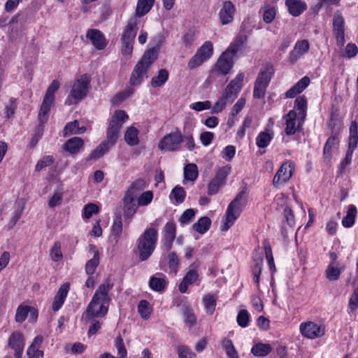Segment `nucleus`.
Returning <instances> with one entry per match:
<instances>
[{
  "instance_id": "nucleus-29",
  "label": "nucleus",
  "mask_w": 358,
  "mask_h": 358,
  "mask_svg": "<svg viewBox=\"0 0 358 358\" xmlns=\"http://www.w3.org/2000/svg\"><path fill=\"white\" fill-rule=\"evenodd\" d=\"M339 140L336 135L331 136L327 141L323 151V155L326 162H329L332 157L331 150L338 145Z\"/></svg>"
},
{
  "instance_id": "nucleus-17",
  "label": "nucleus",
  "mask_w": 358,
  "mask_h": 358,
  "mask_svg": "<svg viewBox=\"0 0 358 358\" xmlns=\"http://www.w3.org/2000/svg\"><path fill=\"white\" fill-rule=\"evenodd\" d=\"M235 11V6L231 1H224L222 7L219 12V17L222 24L225 25L231 22L234 20Z\"/></svg>"
},
{
  "instance_id": "nucleus-13",
  "label": "nucleus",
  "mask_w": 358,
  "mask_h": 358,
  "mask_svg": "<svg viewBox=\"0 0 358 358\" xmlns=\"http://www.w3.org/2000/svg\"><path fill=\"white\" fill-rule=\"evenodd\" d=\"M234 65V57L229 55V52H224L215 64L211 71V75L219 73L227 75L232 69Z\"/></svg>"
},
{
  "instance_id": "nucleus-25",
  "label": "nucleus",
  "mask_w": 358,
  "mask_h": 358,
  "mask_svg": "<svg viewBox=\"0 0 358 358\" xmlns=\"http://www.w3.org/2000/svg\"><path fill=\"white\" fill-rule=\"evenodd\" d=\"M310 84V78L303 77L297 83L292 86L285 94L287 98H294L303 92Z\"/></svg>"
},
{
  "instance_id": "nucleus-22",
  "label": "nucleus",
  "mask_w": 358,
  "mask_h": 358,
  "mask_svg": "<svg viewBox=\"0 0 358 358\" xmlns=\"http://www.w3.org/2000/svg\"><path fill=\"white\" fill-rule=\"evenodd\" d=\"M8 345L15 350V353H23L24 347L23 335L19 331L13 333L9 338Z\"/></svg>"
},
{
  "instance_id": "nucleus-9",
  "label": "nucleus",
  "mask_w": 358,
  "mask_h": 358,
  "mask_svg": "<svg viewBox=\"0 0 358 358\" xmlns=\"http://www.w3.org/2000/svg\"><path fill=\"white\" fill-rule=\"evenodd\" d=\"M128 118L129 116L126 112L122 110H116L113 115L107 129V139L106 140L108 143H111L112 146L116 143L118 138V133L123 123L125 122Z\"/></svg>"
},
{
  "instance_id": "nucleus-1",
  "label": "nucleus",
  "mask_w": 358,
  "mask_h": 358,
  "mask_svg": "<svg viewBox=\"0 0 358 358\" xmlns=\"http://www.w3.org/2000/svg\"><path fill=\"white\" fill-rule=\"evenodd\" d=\"M113 287V284L109 280L99 286L84 313L86 319L102 317L106 315L110 301L108 292Z\"/></svg>"
},
{
  "instance_id": "nucleus-18",
  "label": "nucleus",
  "mask_w": 358,
  "mask_h": 358,
  "mask_svg": "<svg viewBox=\"0 0 358 358\" xmlns=\"http://www.w3.org/2000/svg\"><path fill=\"white\" fill-rule=\"evenodd\" d=\"M86 37L91 41L92 45L98 50H103L106 46V38L98 29H89Z\"/></svg>"
},
{
  "instance_id": "nucleus-3",
  "label": "nucleus",
  "mask_w": 358,
  "mask_h": 358,
  "mask_svg": "<svg viewBox=\"0 0 358 358\" xmlns=\"http://www.w3.org/2000/svg\"><path fill=\"white\" fill-rule=\"evenodd\" d=\"M244 73H240L227 86L222 96L215 103L212 113H218L222 111L228 104H231L238 96L243 87Z\"/></svg>"
},
{
  "instance_id": "nucleus-26",
  "label": "nucleus",
  "mask_w": 358,
  "mask_h": 358,
  "mask_svg": "<svg viewBox=\"0 0 358 358\" xmlns=\"http://www.w3.org/2000/svg\"><path fill=\"white\" fill-rule=\"evenodd\" d=\"M83 145L84 141L81 138L73 137L64 143V149L71 155H76L79 152Z\"/></svg>"
},
{
  "instance_id": "nucleus-19",
  "label": "nucleus",
  "mask_w": 358,
  "mask_h": 358,
  "mask_svg": "<svg viewBox=\"0 0 358 358\" xmlns=\"http://www.w3.org/2000/svg\"><path fill=\"white\" fill-rule=\"evenodd\" d=\"M247 40L246 35L238 34L225 52H229V55L234 57L238 51L245 48Z\"/></svg>"
},
{
  "instance_id": "nucleus-44",
  "label": "nucleus",
  "mask_w": 358,
  "mask_h": 358,
  "mask_svg": "<svg viewBox=\"0 0 358 358\" xmlns=\"http://www.w3.org/2000/svg\"><path fill=\"white\" fill-rule=\"evenodd\" d=\"M254 266L252 267V274L254 282L258 285L259 282V277L262 273V266L263 264V257L259 256L254 258Z\"/></svg>"
},
{
  "instance_id": "nucleus-20",
  "label": "nucleus",
  "mask_w": 358,
  "mask_h": 358,
  "mask_svg": "<svg viewBox=\"0 0 358 358\" xmlns=\"http://www.w3.org/2000/svg\"><path fill=\"white\" fill-rule=\"evenodd\" d=\"M136 198L125 194L123 198V213L125 218H131L136 212L138 205L135 203Z\"/></svg>"
},
{
  "instance_id": "nucleus-37",
  "label": "nucleus",
  "mask_w": 358,
  "mask_h": 358,
  "mask_svg": "<svg viewBox=\"0 0 358 358\" xmlns=\"http://www.w3.org/2000/svg\"><path fill=\"white\" fill-rule=\"evenodd\" d=\"M357 213V208L354 205H350L346 215L342 220V224L345 227H350L355 223Z\"/></svg>"
},
{
  "instance_id": "nucleus-64",
  "label": "nucleus",
  "mask_w": 358,
  "mask_h": 358,
  "mask_svg": "<svg viewBox=\"0 0 358 358\" xmlns=\"http://www.w3.org/2000/svg\"><path fill=\"white\" fill-rule=\"evenodd\" d=\"M195 215V211L192 208L187 209L183 212L178 221L180 224H186L189 222V221L193 218Z\"/></svg>"
},
{
  "instance_id": "nucleus-57",
  "label": "nucleus",
  "mask_w": 358,
  "mask_h": 358,
  "mask_svg": "<svg viewBox=\"0 0 358 358\" xmlns=\"http://www.w3.org/2000/svg\"><path fill=\"white\" fill-rule=\"evenodd\" d=\"M78 124L79 122L78 120H74L73 122L67 123L63 130L64 136H67L72 134H77V130L78 129Z\"/></svg>"
},
{
  "instance_id": "nucleus-5",
  "label": "nucleus",
  "mask_w": 358,
  "mask_h": 358,
  "mask_svg": "<svg viewBox=\"0 0 358 358\" xmlns=\"http://www.w3.org/2000/svg\"><path fill=\"white\" fill-rule=\"evenodd\" d=\"M246 194V190L241 191L236 198L228 206L226 215L224 217V222L220 227L222 231H227L234 223L235 220L240 215L243 208L246 205L247 201L244 198Z\"/></svg>"
},
{
  "instance_id": "nucleus-33",
  "label": "nucleus",
  "mask_w": 358,
  "mask_h": 358,
  "mask_svg": "<svg viewBox=\"0 0 358 358\" xmlns=\"http://www.w3.org/2000/svg\"><path fill=\"white\" fill-rule=\"evenodd\" d=\"M210 225V219L208 217L203 216L192 225V229L199 234H203L209 229Z\"/></svg>"
},
{
  "instance_id": "nucleus-23",
  "label": "nucleus",
  "mask_w": 358,
  "mask_h": 358,
  "mask_svg": "<svg viewBox=\"0 0 358 358\" xmlns=\"http://www.w3.org/2000/svg\"><path fill=\"white\" fill-rule=\"evenodd\" d=\"M69 289V285L68 283L63 284L59 289L54 298L52 308L54 311H57L63 305L64 300L67 296Z\"/></svg>"
},
{
  "instance_id": "nucleus-16",
  "label": "nucleus",
  "mask_w": 358,
  "mask_h": 358,
  "mask_svg": "<svg viewBox=\"0 0 358 358\" xmlns=\"http://www.w3.org/2000/svg\"><path fill=\"white\" fill-rule=\"evenodd\" d=\"M310 48L309 42L308 40L303 39L298 41L294 47L293 50L289 53V61L291 64L296 63L299 58L304 54L308 52Z\"/></svg>"
},
{
  "instance_id": "nucleus-42",
  "label": "nucleus",
  "mask_w": 358,
  "mask_h": 358,
  "mask_svg": "<svg viewBox=\"0 0 358 358\" xmlns=\"http://www.w3.org/2000/svg\"><path fill=\"white\" fill-rule=\"evenodd\" d=\"M138 131L134 127H129L124 135V140L131 146L136 145L138 143Z\"/></svg>"
},
{
  "instance_id": "nucleus-12",
  "label": "nucleus",
  "mask_w": 358,
  "mask_h": 358,
  "mask_svg": "<svg viewBox=\"0 0 358 358\" xmlns=\"http://www.w3.org/2000/svg\"><path fill=\"white\" fill-rule=\"evenodd\" d=\"M213 52V48L212 43L210 41H206L189 61V69H193L200 66L203 62L206 61L212 56Z\"/></svg>"
},
{
  "instance_id": "nucleus-63",
  "label": "nucleus",
  "mask_w": 358,
  "mask_h": 358,
  "mask_svg": "<svg viewBox=\"0 0 358 358\" xmlns=\"http://www.w3.org/2000/svg\"><path fill=\"white\" fill-rule=\"evenodd\" d=\"M179 358H196V355L188 347L180 345L178 348Z\"/></svg>"
},
{
  "instance_id": "nucleus-41",
  "label": "nucleus",
  "mask_w": 358,
  "mask_h": 358,
  "mask_svg": "<svg viewBox=\"0 0 358 358\" xmlns=\"http://www.w3.org/2000/svg\"><path fill=\"white\" fill-rule=\"evenodd\" d=\"M273 137V133L266 131L260 132L256 138V144L259 148L267 147Z\"/></svg>"
},
{
  "instance_id": "nucleus-58",
  "label": "nucleus",
  "mask_w": 358,
  "mask_h": 358,
  "mask_svg": "<svg viewBox=\"0 0 358 358\" xmlns=\"http://www.w3.org/2000/svg\"><path fill=\"white\" fill-rule=\"evenodd\" d=\"M112 231L113 234L119 238L122 231V221L120 214H116L112 226Z\"/></svg>"
},
{
  "instance_id": "nucleus-39",
  "label": "nucleus",
  "mask_w": 358,
  "mask_h": 358,
  "mask_svg": "<svg viewBox=\"0 0 358 358\" xmlns=\"http://www.w3.org/2000/svg\"><path fill=\"white\" fill-rule=\"evenodd\" d=\"M169 78V72L162 69L159 71L158 75L152 78L150 85L153 87H159L162 86Z\"/></svg>"
},
{
  "instance_id": "nucleus-51",
  "label": "nucleus",
  "mask_w": 358,
  "mask_h": 358,
  "mask_svg": "<svg viewBox=\"0 0 358 358\" xmlns=\"http://www.w3.org/2000/svg\"><path fill=\"white\" fill-rule=\"evenodd\" d=\"M231 171V166H225L220 168L215 174V176L213 178L215 181H218L222 184H224L226 178Z\"/></svg>"
},
{
  "instance_id": "nucleus-24",
  "label": "nucleus",
  "mask_w": 358,
  "mask_h": 358,
  "mask_svg": "<svg viewBox=\"0 0 358 358\" xmlns=\"http://www.w3.org/2000/svg\"><path fill=\"white\" fill-rule=\"evenodd\" d=\"M285 5L289 13L294 17L300 15L306 10V3L301 0H285Z\"/></svg>"
},
{
  "instance_id": "nucleus-45",
  "label": "nucleus",
  "mask_w": 358,
  "mask_h": 358,
  "mask_svg": "<svg viewBox=\"0 0 358 358\" xmlns=\"http://www.w3.org/2000/svg\"><path fill=\"white\" fill-rule=\"evenodd\" d=\"M203 303L204 304L206 312L208 315H212L216 306V299L213 294H207L203 298Z\"/></svg>"
},
{
  "instance_id": "nucleus-32",
  "label": "nucleus",
  "mask_w": 358,
  "mask_h": 358,
  "mask_svg": "<svg viewBox=\"0 0 358 358\" xmlns=\"http://www.w3.org/2000/svg\"><path fill=\"white\" fill-rule=\"evenodd\" d=\"M155 0H138L136 8V15L143 17L147 14L152 8Z\"/></svg>"
},
{
  "instance_id": "nucleus-27",
  "label": "nucleus",
  "mask_w": 358,
  "mask_h": 358,
  "mask_svg": "<svg viewBox=\"0 0 358 358\" xmlns=\"http://www.w3.org/2000/svg\"><path fill=\"white\" fill-rule=\"evenodd\" d=\"M90 247L94 250V256L91 259L87 262L85 264V272L87 275H91L95 272L96 268L99 266L100 259L99 252L96 249V246L90 245Z\"/></svg>"
},
{
  "instance_id": "nucleus-43",
  "label": "nucleus",
  "mask_w": 358,
  "mask_h": 358,
  "mask_svg": "<svg viewBox=\"0 0 358 358\" xmlns=\"http://www.w3.org/2000/svg\"><path fill=\"white\" fill-rule=\"evenodd\" d=\"M62 192L63 187L62 184H59L54 194L48 200V206L51 208H55L57 206H59L62 202Z\"/></svg>"
},
{
  "instance_id": "nucleus-50",
  "label": "nucleus",
  "mask_w": 358,
  "mask_h": 358,
  "mask_svg": "<svg viewBox=\"0 0 358 358\" xmlns=\"http://www.w3.org/2000/svg\"><path fill=\"white\" fill-rule=\"evenodd\" d=\"M138 312L144 320H148L151 313V308L146 300L140 301L138 306Z\"/></svg>"
},
{
  "instance_id": "nucleus-56",
  "label": "nucleus",
  "mask_w": 358,
  "mask_h": 358,
  "mask_svg": "<svg viewBox=\"0 0 358 358\" xmlns=\"http://www.w3.org/2000/svg\"><path fill=\"white\" fill-rule=\"evenodd\" d=\"M334 32L344 30V19L341 13L337 12L333 17Z\"/></svg>"
},
{
  "instance_id": "nucleus-60",
  "label": "nucleus",
  "mask_w": 358,
  "mask_h": 358,
  "mask_svg": "<svg viewBox=\"0 0 358 358\" xmlns=\"http://www.w3.org/2000/svg\"><path fill=\"white\" fill-rule=\"evenodd\" d=\"M153 194L151 191H146L142 193L138 199V206H145L148 205L152 200Z\"/></svg>"
},
{
  "instance_id": "nucleus-52",
  "label": "nucleus",
  "mask_w": 358,
  "mask_h": 358,
  "mask_svg": "<svg viewBox=\"0 0 358 358\" xmlns=\"http://www.w3.org/2000/svg\"><path fill=\"white\" fill-rule=\"evenodd\" d=\"M30 306L20 305L16 310L15 320L17 322L22 323L27 317Z\"/></svg>"
},
{
  "instance_id": "nucleus-6",
  "label": "nucleus",
  "mask_w": 358,
  "mask_h": 358,
  "mask_svg": "<svg viewBox=\"0 0 358 358\" xmlns=\"http://www.w3.org/2000/svg\"><path fill=\"white\" fill-rule=\"evenodd\" d=\"M90 81V76L87 73L83 74L80 79L76 80L71 87L69 96L65 101V104L69 106L76 104L83 100L88 93Z\"/></svg>"
},
{
  "instance_id": "nucleus-31",
  "label": "nucleus",
  "mask_w": 358,
  "mask_h": 358,
  "mask_svg": "<svg viewBox=\"0 0 358 358\" xmlns=\"http://www.w3.org/2000/svg\"><path fill=\"white\" fill-rule=\"evenodd\" d=\"M113 146L111 143H108L106 141L99 145L89 155L87 160L97 159L101 157L106 152H108Z\"/></svg>"
},
{
  "instance_id": "nucleus-35",
  "label": "nucleus",
  "mask_w": 358,
  "mask_h": 358,
  "mask_svg": "<svg viewBox=\"0 0 358 358\" xmlns=\"http://www.w3.org/2000/svg\"><path fill=\"white\" fill-rule=\"evenodd\" d=\"M221 345L228 358H239L238 353L231 340L224 338L222 340Z\"/></svg>"
},
{
  "instance_id": "nucleus-28",
  "label": "nucleus",
  "mask_w": 358,
  "mask_h": 358,
  "mask_svg": "<svg viewBox=\"0 0 358 358\" xmlns=\"http://www.w3.org/2000/svg\"><path fill=\"white\" fill-rule=\"evenodd\" d=\"M198 273L194 269L189 270L179 285L178 289L181 293H185L187 290L189 285L193 284L198 278Z\"/></svg>"
},
{
  "instance_id": "nucleus-8",
  "label": "nucleus",
  "mask_w": 358,
  "mask_h": 358,
  "mask_svg": "<svg viewBox=\"0 0 358 358\" xmlns=\"http://www.w3.org/2000/svg\"><path fill=\"white\" fill-rule=\"evenodd\" d=\"M138 20L136 17L130 18L121 37V51L124 55L131 56L133 52V45L136 36Z\"/></svg>"
},
{
  "instance_id": "nucleus-47",
  "label": "nucleus",
  "mask_w": 358,
  "mask_h": 358,
  "mask_svg": "<svg viewBox=\"0 0 358 358\" xmlns=\"http://www.w3.org/2000/svg\"><path fill=\"white\" fill-rule=\"evenodd\" d=\"M183 317L185 324L192 327L196 323V317L193 313L192 309L189 306H186L183 310Z\"/></svg>"
},
{
  "instance_id": "nucleus-54",
  "label": "nucleus",
  "mask_w": 358,
  "mask_h": 358,
  "mask_svg": "<svg viewBox=\"0 0 358 358\" xmlns=\"http://www.w3.org/2000/svg\"><path fill=\"white\" fill-rule=\"evenodd\" d=\"M115 346L117 351V358H127V350L125 348V345L123 338L121 336H118L115 342Z\"/></svg>"
},
{
  "instance_id": "nucleus-59",
  "label": "nucleus",
  "mask_w": 358,
  "mask_h": 358,
  "mask_svg": "<svg viewBox=\"0 0 358 358\" xmlns=\"http://www.w3.org/2000/svg\"><path fill=\"white\" fill-rule=\"evenodd\" d=\"M134 93V90L131 88L126 89L125 90L116 94L112 99L113 103H120L129 98Z\"/></svg>"
},
{
  "instance_id": "nucleus-49",
  "label": "nucleus",
  "mask_w": 358,
  "mask_h": 358,
  "mask_svg": "<svg viewBox=\"0 0 358 358\" xmlns=\"http://www.w3.org/2000/svg\"><path fill=\"white\" fill-rule=\"evenodd\" d=\"M149 285L153 290L161 292L166 287V282L164 278L152 277L150 280Z\"/></svg>"
},
{
  "instance_id": "nucleus-36",
  "label": "nucleus",
  "mask_w": 358,
  "mask_h": 358,
  "mask_svg": "<svg viewBox=\"0 0 358 358\" xmlns=\"http://www.w3.org/2000/svg\"><path fill=\"white\" fill-rule=\"evenodd\" d=\"M297 114L294 110H290L288 114L286 115V128L285 133L287 135H293L296 132L295 127V120L296 118Z\"/></svg>"
},
{
  "instance_id": "nucleus-10",
  "label": "nucleus",
  "mask_w": 358,
  "mask_h": 358,
  "mask_svg": "<svg viewBox=\"0 0 358 358\" xmlns=\"http://www.w3.org/2000/svg\"><path fill=\"white\" fill-rule=\"evenodd\" d=\"M184 141V136L176 128L173 132L166 135L159 143L158 148L162 151L175 152L180 150L181 143Z\"/></svg>"
},
{
  "instance_id": "nucleus-40",
  "label": "nucleus",
  "mask_w": 358,
  "mask_h": 358,
  "mask_svg": "<svg viewBox=\"0 0 358 358\" xmlns=\"http://www.w3.org/2000/svg\"><path fill=\"white\" fill-rule=\"evenodd\" d=\"M294 109L299 111L301 120L303 121L306 116L307 100L304 96H300L294 101Z\"/></svg>"
},
{
  "instance_id": "nucleus-21",
  "label": "nucleus",
  "mask_w": 358,
  "mask_h": 358,
  "mask_svg": "<svg viewBox=\"0 0 358 358\" xmlns=\"http://www.w3.org/2000/svg\"><path fill=\"white\" fill-rule=\"evenodd\" d=\"M54 98L45 95L44 96L38 113V120L41 124L45 123L48 121V114L50 110L51 106L54 103Z\"/></svg>"
},
{
  "instance_id": "nucleus-14",
  "label": "nucleus",
  "mask_w": 358,
  "mask_h": 358,
  "mask_svg": "<svg viewBox=\"0 0 358 358\" xmlns=\"http://www.w3.org/2000/svg\"><path fill=\"white\" fill-rule=\"evenodd\" d=\"M294 171V166L292 162L283 163L273 179V185L278 187L280 184L285 183L292 177Z\"/></svg>"
},
{
  "instance_id": "nucleus-62",
  "label": "nucleus",
  "mask_w": 358,
  "mask_h": 358,
  "mask_svg": "<svg viewBox=\"0 0 358 358\" xmlns=\"http://www.w3.org/2000/svg\"><path fill=\"white\" fill-rule=\"evenodd\" d=\"M53 162L54 159L52 157L45 156L37 162L35 170L36 171H40L45 167L50 166Z\"/></svg>"
},
{
  "instance_id": "nucleus-15",
  "label": "nucleus",
  "mask_w": 358,
  "mask_h": 358,
  "mask_svg": "<svg viewBox=\"0 0 358 358\" xmlns=\"http://www.w3.org/2000/svg\"><path fill=\"white\" fill-rule=\"evenodd\" d=\"M300 331L304 336L312 339L321 337L325 332L324 326L317 325L313 322L301 324Z\"/></svg>"
},
{
  "instance_id": "nucleus-34",
  "label": "nucleus",
  "mask_w": 358,
  "mask_h": 358,
  "mask_svg": "<svg viewBox=\"0 0 358 358\" xmlns=\"http://www.w3.org/2000/svg\"><path fill=\"white\" fill-rule=\"evenodd\" d=\"M272 351V348L269 344L262 343L261 342L255 344L251 349V353L255 357H265Z\"/></svg>"
},
{
  "instance_id": "nucleus-48",
  "label": "nucleus",
  "mask_w": 358,
  "mask_h": 358,
  "mask_svg": "<svg viewBox=\"0 0 358 358\" xmlns=\"http://www.w3.org/2000/svg\"><path fill=\"white\" fill-rule=\"evenodd\" d=\"M185 196L186 192L184 188L180 186H176L172 189L170 194V199H174L178 203H181L184 201Z\"/></svg>"
},
{
  "instance_id": "nucleus-30",
  "label": "nucleus",
  "mask_w": 358,
  "mask_h": 358,
  "mask_svg": "<svg viewBox=\"0 0 358 358\" xmlns=\"http://www.w3.org/2000/svg\"><path fill=\"white\" fill-rule=\"evenodd\" d=\"M113 146L111 143H108L106 141L99 145L89 155L87 160L97 159L101 157L106 152H108Z\"/></svg>"
},
{
  "instance_id": "nucleus-55",
  "label": "nucleus",
  "mask_w": 358,
  "mask_h": 358,
  "mask_svg": "<svg viewBox=\"0 0 358 358\" xmlns=\"http://www.w3.org/2000/svg\"><path fill=\"white\" fill-rule=\"evenodd\" d=\"M276 10L274 7H265L263 12V20L265 23L270 24L275 19Z\"/></svg>"
},
{
  "instance_id": "nucleus-7",
  "label": "nucleus",
  "mask_w": 358,
  "mask_h": 358,
  "mask_svg": "<svg viewBox=\"0 0 358 358\" xmlns=\"http://www.w3.org/2000/svg\"><path fill=\"white\" fill-rule=\"evenodd\" d=\"M274 74V67L268 62L263 65L255 82L253 96L255 99L264 97L266 90Z\"/></svg>"
},
{
  "instance_id": "nucleus-53",
  "label": "nucleus",
  "mask_w": 358,
  "mask_h": 358,
  "mask_svg": "<svg viewBox=\"0 0 358 358\" xmlns=\"http://www.w3.org/2000/svg\"><path fill=\"white\" fill-rule=\"evenodd\" d=\"M50 255L53 262H58L62 259L63 255L61 250V243L59 241H55L54 243L50 250Z\"/></svg>"
},
{
  "instance_id": "nucleus-2",
  "label": "nucleus",
  "mask_w": 358,
  "mask_h": 358,
  "mask_svg": "<svg viewBox=\"0 0 358 358\" xmlns=\"http://www.w3.org/2000/svg\"><path fill=\"white\" fill-rule=\"evenodd\" d=\"M154 47L144 52L141 59L137 62L131 76L129 79V84L131 86L139 85L143 80L144 76L151 66V64L157 59V52L164 43V38L162 35H157L153 38L152 42L155 43Z\"/></svg>"
},
{
  "instance_id": "nucleus-11",
  "label": "nucleus",
  "mask_w": 358,
  "mask_h": 358,
  "mask_svg": "<svg viewBox=\"0 0 358 358\" xmlns=\"http://www.w3.org/2000/svg\"><path fill=\"white\" fill-rule=\"evenodd\" d=\"M358 143V125L355 121L352 122L350 127V136L348 142V150L344 159L340 164L341 171H343L345 166L348 165L352 157L354 150L357 146Z\"/></svg>"
},
{
  "instance_id": "nucleus-38",
  "label": "nucleus",
  "mask_w": 358,
  "mask_h": 358,
  "mask_svg": "<svg viewBox=\"0 0 358 358\" xmlns=\"http://www.w3.org/2000/svg\"><path fill=\"white\" fill-rule=\"evenodd\" d=\"M146 187L145 181L142 179L135 180L125 192V194L136 198L139 193Z\"/></svg>"
},
{
  "instance_id": "nucleus-61",
  "label": "nucleus",
  "mask_w": 358,
  "mask_h": 358,
  "mask_svg": "<svg viewBox=\"0 0 358 358\" xmlns=\"http://www.w3.org/2000/svg\"><path fill=\"white\" fill-rule=\"evenodd\" d=\"M250 315L246 310H241L237 315V322L241 327H246L248 325Z\"/></svg>"
},
{
  "instance_id": "nucleus-46",
  "label": "nucleus",
  "mask_w": 358,
  "mask_h": 358,
  "mask_svg": "<svg viewBox=\"0 0 358 358\" xmlns=\"http://www.w3.org/2000/svg\"><path fill=\"white\" fill-rule=\"evenodd\" d=\"M184 177L187 180H195L198 177L196 165L194 164H188L184 169Z\"/></svg>"
},
{
  "instance_id": "nucleus-4",
  "label": "nucleus",
  "mask_w": 358,
  "mask_h": 358,
  "mask_svg": "<svg viewBox=\"0 0 358 358\" xmlns=\"http://www.w3.org/2000/svg\"><path fill=\"white\" fill-rule=\"evenodd\" d=\"M158 233L154 228L147 229L137 240V250L139 260L143 262L147 260L154 252Z\"/></svg>"
}]
</instances>
